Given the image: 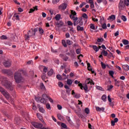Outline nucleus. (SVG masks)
<instances>
[{
    "label": "nucleus",
    "instance_id": "b1692460",
    "mask_svg": "<svg viewBox=\"0 0 129 129\" xmlns=\"http://www.w3.org/2000/svg\"><path fill=\"white\" fill-rule=\"evenodd\" d=\"M114 74V72L113 71H109V75L112 77V78H114V77L113 76Z\"/></svg>",
    "mask_w": 129,
    "mask_h": 129
},
{
    "label": "nucleus",
    "instance_id": "4468645a",
    "mask_svg": "<svg viewBox=\"0 0 129 129\" xmlns=\"http://www.w3.org/2000/svg\"><path fill=\"white\" fill-rule=\"evenodd\" d=\"M15 122L17 125H19L21 123V119L20 118H15Z\"/></svg>",
    "mask_w": 129,
    "mask_h": 129
},
{
    "label": "nucleus",
    "instance_id": "c756f323",
    "mask_svg": "<svg viewBox=\"0 0 129 129\" xmlns=\"http://www.w3.org/2000/svg\"><path fill=\"white\" fill-rule=\"evenodd\" d=\"M111 57L112 58H113V59H114V56H113V54H112V53L110 52L107 56V57L109 59H111Z\"/></svg>",
    "mask_w": 129,
    "mask_h": 129
},
{
    "label": "nucleus",
    "instance_id": "052dcab7",
    "mask_svg": "<svg viewBox=\"0 0 129 129\" xmlns=\"http://www.w3.org/2000/svg\"><path fill=\"white\" fill-rule=\"evenodd\" d=\"M47 100H49L50 102H51V103H53V99H52V98H51L50 97L48 96H47Z\"/></svg>",
    "mask_w": 129,
    "mask_h": 129
},
{
    "label": "nucleus",
    "instance_id": "8fccbe9b",
    "mask_svg": "<svg viewBox=\"0 0 129 129\" xmlns=\"http://www.w3.org/2000/svg\"><path fill=\"white\" fill-rule=\"evenodd\" d=\"M1 39H2V40H7L8 39V37L6 35H2Z\"/></svg>",
    "mask_w": 129,
    "mask_h": 129
},
{
    "label": "nucleus",
    "instance_id": "774afa93",
    "mask_svg": "<svg viewBox=\"0 0 129 129\" xmlns=\"http://www.w3.org/2000/svg\"><path fill=\"white\" fill-rule=\"evenodd\" d=\"M68 25L69 26H73V23L71 21H68Z\"/></svg>",
    "mask_w": 129,
    "mask_h": 129
},
{
    "label": "nucleus",
    "instance_id": "2f4dec72",
    "mask_svg": "<svg viewBox=\"0 0 129 129\" xmlns=\"http://www.w3.org/2000/svg\"><path fill=\"white\" fill-rule=\"evenodd\" d=\"M38 32L40 35H42V34H44V30H43V28H39L38 29Z\"/></svg>",
    "mask_w": 129,
    "mask_h": 129
},
{
    "label": "nucleus",
    "instance_id": "58836bf2",
    "mask_svg": "<svg viewBox=\"0 0 129 129\" xmlns=\"http://www.w3.org/2000/svg\"><path fill=\"white\" fill-rule=\"evenodd\" d=\"M40 88L42 90H45V86L44 85V84H43V83L40 84Z\"/></svg>",
    "mask_w": 129,
    "mask_h": 129
},
{
    "label": "nucleus",
    "instance_id": "680f3d73",
    "mask_svg": "<svg viewBox=\"0 0 129 129\" xmlns=\"http://www.w3.org/2000/svg\"><path fill=\"white\" fill-rule=\"evenodd\" d=\"M35 98L36 101H37V102H39V101H40L41 99V97H35Z\"/></svg>",
    "mask_w": 129,
    "mask_h": 129
},
{
    "label": "nucleus",
    "instance_id": "4c0bfd02",
    "mask_svg": "<svg viewBox=\"0 0 129 129\" xmlns=\"http://www.w3.org/2000/svg\"><path fill=\"white\" fill-rule=\"evenodd\" d=\"M67 44H68V45H72V44H73V42L69 39H68L67 40Z\"/></svg>",
    "mask_w": 129,
    "mask_h": 129
},
{
    "label": "nucleus",
    "instance_id": "49530a36",
    "mask_svg": "<svg viewBox=\"0 0 129 129\" xmlns=\"http://www.w3.org/2000/svg\"><path fill=\"white\" fill-rule=\"evenodd\" d=\"M56 78L58 80H62V76H61L60 75H56Z\"/></svg>",
    "mask_w": 129,
    "mask_h": 129
},
{
    "label": "nucleus",
    "instance_id": "a19ab883",
    "mask_svg": "<svg viewBox=\"0 0 129 129\" xmlns=\"http://www.w3.org/2000/svg\"><path fill=\"white\" fill-rule=\"evenodd\" d=\"M101 67L103 69H105L106 68V65L104 63H103L102 62H101Z\"/></svg>",
    "mask_w": 129,
    "mask_h": 129
},
{
    "label": "nucleus",
    "instance_id": "423d86ee",
    "mask_svg": "<svg viewBox=\"0 0 129 129\" xmlns=\"http://www.w3.org/2000/svg\"><path fill=\"white\" fill-rule=\"evenodd\" d=\"M126 3V0H120L118 7L119 10H122V8L124 7V3Z\"/></svg>",
    "mask_w": 129,
    "mask_h": 129
},
{
    "label": "nucleus",
    "instance_id": "e2e57ef3",
    "mask_svg": "<svg viewBox=\"0 0 129 129\" xmlns=\"http://www.w3.org/2000/svg\"><path fill=\"white\" fill-rule=\"evenodd\" d=\"M80 52H81V50L79 48L77 49V50H76V53L78 54H80Z\"/></svg>",
    "mask_w": 129,
    "mask_h": 129
},
{
    "label": "nucleus",
    "instance_id": "1a4fd4ad",
    "mask_svg": "<svg viewBox=\"0 0 129 129\" xmlns=\"http://www.w3.org/2000/svg\"><path fill=\"white\" fill-rule=\"evenodd\" d=\"M4 65L6 67H10V66L12 65V64H11V61H10V60H6L4 62Z\"/></svg>",
    "mask_w": 129,
    "mask_h": 129
},
{
    "label": "nucleus",
    "instance_id": "9b49d317",
    "mask_svg": "<svg viewBox=\"0 0 129 129\" xmlns=\"http://www.w3.org/2000/svg\"><path fill=\"white\" fill-rule=\"evenodd\" d=\"M86 83H87V84H90L91 85H94V83L93 82V81L91 79H90V78H88L86 81Z\"/></svg>",
    "mask_w": 129,
    "mask_h": 129
},
{
    "label": "nucleus",
    "instance_id": "7c9ffc66",
    "mask_svg": "<svg viewBox=\"0 0 129 129\" xmlns=\"http://www.w3.org/2000/svg\"><path fill=\"white\" fill-rule=\"evenodd\" d=\"M57 118L59 120H63V116L60 113L57 114Z\"/></svg>",
    "mask_w": 129,
    "mask_h": 129
},
{
    "label": "nucleus",
    "instance_id": "bb28decb",
    "mask_svg": "<svg viewBox=\"0 0 129 129\" xmlns=\"http://www.w3.org/2000/svg\"><path fill=\"white\" fill-rule=\"evenodd\" d=\"M106 95L104 94L102 95V96L101 97V99L102 100H103V101H104V102H105V101H106Z\"/></svg>",
    "mask_w": 129,
    "mask_h": 129
},
{
    "label": "nucleus",
    "instance_id": "393cba45",
    "mask_svg": "<svg viewBox=\"0 0 129 129\" xmlns=\"http://www.w3.org/2000/svg\"><path fill=\"white\" fill-rule=\"evenodd\" d=\"M113 88V86L112 85H110L107 86V91H111V90Z\"/></svg>",
    "mask_w": 129,
    "mask_h": 129
},
{
    "label": "nucleus",
    "instance_id": "2eb2a0df",
    "mask_svg": "<svg viewBox=\"0 0 129 129\" xmlns=\"http://www.w3.org/2000/svg\"><path fill=\"white\" fill-rule=\"evenodd\" d=\"M57 124H58V125H60V124H61V126H62L63 128H67V125H66V124L64 123H61V122H57Z\"/></svg>",
    "mask_w": 129,
    "mask_h": 129
},
{
    "label": "nucleus",
    "instance_id": "338daca9",
    "mask_svg": "<svg viewBox=\"0 0 129 129\" xmlns=\"http://www.w3.org/2000/svg\"><path fill=\"white\" fill-rule=\"evenodd\" d=\"M63 83H62V82H58V86L59 87H63Z\"/></svg>",
    "mask_w": 129,
    "mask_h": 129
},
{
    "label": "nucleus",
    "instance_id": "bf43d9fd",
    "mask_svg": "<svg viewBox=\"0 0 129 129\" xmlns=\"http://www.w3.org/2000/svg\"><path fill=\"white\" fill-rule=\"evenodd\" d=\"M83 88L85 91H86L88 89V86H87V85H85L84 86H83Z\"/></svg>",
    "mask_w": 129,
    "mask_h": 129
},
{
    "label": "nucleus",
    "instance_id": "e433bc0d",
    "mask_svg": "<svg viewBox=\"0 0 129 129\" xmlns=\"http://www.w3.org/2000/svg\"><path fill=\"white\" fill-rule=\"evenodd\" d=\"M109 19L110 20H112L113 21L114 20H115V15H111L109 17Z\"/></svg>",
    "mask_w": 129,
    "mask_h": 129
},
{
    "label": "nucleus",
    "instance_id": "f03ea898",
    "mask_svg": "<svg viewBox=\"0 0 129 129\" xmlns=\"http://www.w3.org/2000/svg\"><path fill=\"white\" fill-rule=\"evenodd\" d=\"M23 70H19L14 74V78L17 83H21L24 82V78L22 77V74H24Z\"/></svg>",
    "mask_w": 129,
    "mask_h": 129
},
{
    "label": "nucleus",
    "instance_id": "f3484780",
    "mask_svg": "<svg viewBox=\"0 0 129 129\" xmlns=\"http://www.w3.org/2000/svg\"><path fill=\"white\" fill-rule=\"evenodd\" d=\"M60 8H61L63 11L66 10V8H67V4H62L60 5Z\"/></svg>",
    "mask_w": 129,
    "mask_h": 129
},
{
    "label": "nucleus",
    "instance_id": "9d476101",
    "mask_svg": "<svg viewBox=\"0 0 129 129\" xmlns=\"http://www.w3.org/2000/svg\"><path fill=\"white\" fill-rule=\"evenodd\" d=\"M37 107L38 108L40 112H41V113H45V109H44L43 107H41L40 105H37Z\"/></svg>",
    "mask_w": 129,
    "mask_h": 129
},
{
    "label": "nucleus",
    "instance_id": "f257e3e1",
    "mask_svg": "<svg viewBox=\"0 0 129 129\" xmlns=\"http://www.w3.org/2000/svg\"><path fill=\"white\" fill-rule=\"evenodd\" d=\"M1 83L2 85H4L6 88L10 90V91H12L14 90V87H13V85H12V83L9 81L8 78L5 77H1Z\"/></svg>",
    "mask_w": 129,
    "mask_h": 129
},
{
    "label": "nucleus",
    "instance_id": "69168bd1",
    "mask_svg": "<svg viewBox=\"0 0 129 129\" xmlns=\"http://www.w3.org/2000/svg\"><path fill=\"white\" fill-rule=\"evenodd\" d=\"M70 18L72 20H73V21H74V20H75V18H76V17H75V16H74V15H72H72H70Z\"/></svg>",
    "mask_w": 129,
    "mask_h": 129
},
{
    "label": "nucleus",
    "instance_id": "4d7b16f0",
    "mask_svg": "<svg viewBox=\"0 0 129 129\" xmlns=\"http://www.w3.org/2000/svg\"><path fill=\"white\" fill-rule=\"evenodd\" d=\"M88 70H89V71H91L92 74H94L95 72L92 70V68H88Z\"/></svg>",
    "mask_w": 129,
    "mask_h": 129
},
{
    "label": "nucleus",
    "instance_id": "3c124183",
    "mask_svg": "<svg viewBox=\"0 0 129 129\" xmlns=\"http://www.w3.org/2000/svg\"><path fill=\"white\" fill-rule=\"evenodd\" d=\"M59 2H60V0H52V4L56 5V4H58Z\"/></svg>",
    "mask_w": 129,
    "mask_h": 129
},
{
    "label": "nucleus",
    "instance_id": "5fc2aeb1",
    "mask_svg": "<svg viewBox=\"0 0 129 129\" xmlns=\"http://www.w3.org/2000/svg\"><path fill=\"white\" fill-rule=\"evenodd\" d=\"M74 96L76 98H80V94H75V95H74Z\"/></svg>",
    "mask_w": 129,
    "mask_h": 129
},
{
    "label": "nucleus",
    "instance_id": "ddd939ff",
    "mask_svg": "<svg viewBox=\"0 0 129 129\" xmlns=\"http://www.w3.org/2000/svg\"><path fill=\"white\" fill-rule=\"evenodd\" d=\"M64 26V23L62 21H59V22L57 24V28H61Z\"/></svg>",
    "mask_w": 129,
    "mask_h": 129
},
{
    "label": "nucleus",
    "instance_id": "7ed1b4c3",
    "mask_svg": "<svg viewBox=\"0 0 129 129\" xmlns=\"http://www.w3.org/2000/svg\"><path fill=\"white\" fill-rule=\"evenodd\" d=\"M35 32L32 31H28L27 34L25 35V40H30V37L34 38L35 37Z\"/></svg>",
    "mask_w": 129,
    "mask_h": 129
},
{
    "label": "nucleus",
    "instance_id": "603ef678",
    "mask_svg": "<svg viewBox=\"0 0 129 129\" xmlns=\"http://www.w3.org/2000/svg\"><path fill=\"white\" fill-rule=\"evenodd\" d=\"M62 77L63 80H65L67 79V78H68L67 76L65 74H62Z\"/></svg>",
    "mask_w": 129,
    "mask_h": 129
},
{
    "label": "nucleus",
    "instance_id": "f704fd0d",
    "mask_svg": "<svg viewBox=\"0 0 129 129\" xmlns=\"http://www.w3.org/2000/svg\"><path fill=\"white\" fill-rule=\"evenodd\" d=\"M90 7L91 8V9H92L93 12H96V11H95V9H94V3H93V4H91L90 5Z\"/></svg>",
    "mask_w": 129,
    "mask_h": 129
},
{
    "label": "nucleus",
    "instance_id": "6e6552de",
    "mask_svg": "<svg viewBox=\"0 0 129 129\" xmlns=\"http://www.w3.org/2000/svg\"><path fill=\"white\" fill-rule=\"evenodd\" d=\"M33 126L35 128H41L43 126V125L41 123L34 122L33 123Z\"/></svg>",
    "mask_w": 129,
    "mask_h": 129
},
{
    "label": "nucleus",
    "instance_id": "864d4df0",
    "mask_svg": "<svg viewBox=\"0 0 129 129\" xmlns=\"http://www.w3.org/2000/svg\"><path fill=\"white\" fill-rule=\"evenodd\" d=\"M96 88H97V89H98V90H101V91H102V90L103 89L102 87L99 86H96Z\"/></svg>",
    "mask_w": 129,
    "mask_h": 129
},
{
    "label": "nucleus",
    "instance_id": "f8f14e48",
    "mask_svg": "<svg viewBox=\"0 0 129 129\" xmlns=\"http://www.w3.org/2000/svg\"><path fill=\"white\" fill-rule=\"evenodd\" d=\"M79 24V20H78V18L76 17L75 19H74V26H77Z\"/></svg>",
    "mask_w": 129,
    "mask_h": 129
},
{
    "label": "nucleus",
    "instance_id": "dca6fc26",
    "mask_svg": "<svg viewBox=\"0 0 129 129\" xmlns=\"http://www.w3.org/2000/svg\"><path fill=\"white\" fill-rule=\"evenodd\" d=\"M37 116L38 118H39V119H40V120H41V121H42V122H45V121H44V120L43 119V118L42 117V115H41V114L40 113H37Z\"/></svg>",
    "mask_w": 129,
    "mask_h": 129
},
{
    "label": "nucleus",
    "instance_id": "0eeeda50",
    "mask_svg": "<svg viewBox=\"0 0 129 129\" xmlns=\"http://www.w3.org/2000/svg\"><path fill=\"white\" fill-rule=\"evenodd\" d=\"M3 72L5 74H7L8 76H13V72L10 70H4Z\"/></svg>",
    "mask_w": 129,
    "mask_h": 129
},
{
    "label": "nucleus",
    "instance_id": "37998d69",
    "mask_svg": "<svg viewBox=\"0 0 129 129\" xmlns=\"http://www.w3.org/2000/svg\"><path fill=\"white\" fill-rule=\"evenodd\" d=\"M80 26H83V21H82V18H80V21L79 22Z\"/></svg>",
    "mask_w": 129,
    "mask_h": 129
},
{
    "label": "nucleus",
    "instance_id": "5701e85b",
    "mask_svg": "<svg viewBox=\"0 0 129 129\" xmlns=\"http://www.w3.org/2000/svg\"><path fill=\"white\" fill-rule=\"evenodd\" d=\"M67 83L68 85H72V83H73V82L71 79H68L67 81Z\"/></svg>",
    "mask_w": 129,
    "mask_h": 129
},
{
    "label": "nucleus",
    "instance_id": "4be33fe9",
    "mask_svg": "<svg viewBox=\"0 0 129 129\" xmlns=\"http://www.w3.org/2000/svg\"><path fill=\"white\" fill-rule=\"evenodd\" d=\"M77 31H83V30H84V28L83 27H80V25H78L77 27Z\"/></svg>",
    "mask_w": 129,
    "mask_h": 129
},
{
    "label": "nucleus",
    "instance_id": "20e7f679",
    "mask_svg": "<svg viewBox=\"0 0 129 129\" xmlns=\"http://www.w3.org/2000/svg\"><path fill=\"white\" fill-rule=\"evenodd\" d=\"M0 92L4 95L7 99L10 98V94L8 91H6L4 88L0 86Z\"/></svg>",
    "mask_w": 129,
    "mask_h": 129
},
{
    "label": "nucleus",
    "instance_id": "aec40b11",
    "mask_svg": "<svg viewBox=\"0 0 129 129\" xmlns=\"http://www.w3.org/2000/svg\"><path fill=\"white\" fill-rule=\"evenodd\" d=\"M53 73H54V71L52 69H51L50 70L49 72H48L47 75L48 76H51V75H53Z\"/></svg>",
    "mask_w": 129,
    "mask_h": 129
},
{
    "label": "nucleus",
    "instance_id": "a878e982",
    "mask_svg": "<svg viewBox=\"0 0 129 129\" xmlns=\"http://www.w3.org/2000/svg\"><path fill=\"white\" fill-rule=\"evenodd\" d=\"M122 42L123 45H128V44H129L128 41L126 39H123L122 40Z\"/></svg>",
    "mask_w": 129,
    "mask_h": 129
},
{
    "label": "nucleus",
    "instance_id": "13d9d810",
    "mask_svg": "<svg viewBox=\"0 0 129 129\" xmlns=\"http://www.w3.org/2000/svg\"><path fill=\"white\" fill-rule=\"evenodd\" d=\"M62 44L63 46L65 47V48L67 47V44H66V42H65V40H62Z\"/></svg>",
    "mask_w": 129,
    "mask_h": 129
},
{
    "label": "nucleus",
    "instance_id": "c85d7f7f",
    "mask_svg": "<svg viewBox=\"0 0 129 129\" xmlns=\"http://www.w3.org/2000/svg\"><path fill=\"white\" fill-rule=\"evenodd\" d=\"M92 48L94 50V51H95L96 52H98L99 49H98V47H97V46L93 45Z\"/></svg>",
    "mask_w": 129,
    "mask_h": 129
},
{
    "label": "nucleus",
    "instance_id": "09e8293b",
    "mask_svg": "<svg viewBox=\"0 0 129 129\" xmlns=\"http://www.w3.org/2000/svg\"><path fill=\"white\" fill-rule=\"evenodd\" d=\"M90 29H92V30H95V26H94L93 24H90Z\"/></svg>",
    "mask_w": 129,
    "mask_h": 129
},
{
    "label": "nucleus",
    "instance_id": "c03bdc74",
    "mask_svg": "<svg viewBox=\"0 0 129 129\" xmlns=\"http://www.w3.org/2000/svg\"><path fill=\"white\" fill-rule=\"evenodd\" d=\"M71 14L74 17H75L76 15H77V14L76 13V12H75V11L71 10Z\"/></svg>",
    "mask_w": 129,
    "mask_h": 129
},
{
    "label": "nucleus",
    "instance_id": "c9c22d12",
    "mask_svg": "<svg viewBox=\"0 0 129 129\" xmlns=\"http://www.w3.org/2000/svg\"><path fill=\"white\" fill-rule=\"evenodd\" d=\"M66 119L68 120V121L71 124H72V121H71V119H70V117L67 116Z\"/></svg>",
    "mask_w": 129,
    "mask_h": 129
},
{
    "label": "nucleus",
    "instance_id": "72a5a7b5",
    "mask_svg": "<svg viewBox=\"0 0 129 129\" xmlns=\"http://www.w3.org/2000/svg\"><path fill=\"white\" fill-rule=\"evenodd\" d=\"M104 41V39L102 38H99L97 39V42L98 43H102V42Z\"/></svg>",
    "mask_w": 129,
    "mask_h": 129
},
{
    "label": "nucleus",
    "instance_id": "a211bd4d",
    "mask_svg": "<svg viewBox=\"0 0 129 129\" xmlns=\"http://www.w3.org/2000/svg\"><path fill=\"white\" fill-rule=\"evenodd\" d=\"M128 65L127 64H124L122 66V68L124 69V70H125L126 71H128L129 69H128Z\"/></svg>",
    "mask_w": 129,
    "mask_h": 129
},
{
    "label": "nucleus",
    "instance_id": "412c9836",
    "mask_svg": "<svg viewBox=\"0 0 129 129\" xmlns=\"http://www.w3.org/2000/svg\"><path fill=\"white\" fill-rule=\"evenodd\" d=\"M121 20H122L123 22H126L127 19L126 18V17L124 16V15H122L120 16Z\"/></svg>",
    "mask_w": 129,
    "mask_h": 129
},
{
    "label": "nucleus",
    "instance_id": "6ab92c4d",
    "mask_svg": "<svg viewBox=\"0 0 129 129\" xmlns=\"http://www.w3.org/2000/svg\"><path fill=\"white\" fill-rule=\"evenodd\" d=\"M96 109L97 111H104V107L100 108L99 107H96Z\"/></svg>",
    "mask_w": 129,
    "mask_h": 129
},
{
    "label": "nucleus",
    "instance_id": "79ce46f5",
    "mask_svg": "<svg viewBox=\"0 0 129 129\" xmlns=\"http://www.w3.org/2000/svg\"><path fill=\"white\" fill-rule=\"evenodd\" d=\"M89 112H90L89 108H86L85 109V113H86L87 114H89Z\"/></svg>",
    "mask_w": 129,
    "mask_h": 129
},
{
    "label": "nucleus",
    "instance_id": "473e14b6",
    "mask_svg": "<svg viewBox=\"0 0 129 129\" xmlns=\"http://www.w3.org/2000/svg\"><path fill=\"white\" fill-rule=\"evenodd\" d=\"M60 18H61V15L60 14H57L55 16V20L56 21H59L60 20Z\"/></svg>",
    "mask_w": 129,
    "mask_h": 129
},
{
    "label": "nucleus",
    "instance_id": "a18cd8bd",
    "mask_svg": "<svg viewBox=\"0 0 129 129\" xmlns=\"http://www.w3.org/2000/svg\"><path fill=\"white\" fill-rule=\"evenodd\" d=\"M102 29H103L104 30H106L107 26H106V23H104L102 25Z\"/></svg>",
    "mask_w": 129,
    "mask_h": 129
},
{
    "label": "nucleus",
    "instance_id": "6e6d98bb",
    "mask_svg": "<svg viewBox=\"0 0 129 129\" xmlns=\"http://www.w3.org/2000/svg\"><path fill=\"white\" fill-rule=\"evenodd\" d=\"M114 85L115 86H117V87H119V81H117V82H115L114 83Z\"/></svg>",
    "mask_w": 129,
    "mask_h": 129
},
{
    "label": "nucleus",
    "instance_id": "de8ad7c7",
    "mask_svg": "<svg viewBox=\"0 0 129 129\" xmlns=\"http://www.w3.org/2000/svg\"><path fill=\"white\" fill-rule=\"evenodd\" d=\"M83 18H84V19H86L87 20V19H88V16H87V14H86V13H84L82 15Z\"/></svg>",
    "mask_w": 129,
    "mask_h": 129
},
{
    "label": "nucleus",
    "instance_id": "0e129e2a",
    "mask_svg": "<svg viewBox=\"0 0 129 129\" xmlns=\"http://www.w3.org/2000/svg\"><path fill=\"white\" fill-rule=\"evenodd\" d=\"M54 62H55L56 63V64H57V65H59V59H58L57 58H55L54 59Z\"/></svg>",
    "mask_w": 129,
    "mask_h": 129
},
{
    "label": "nucleus",
    "instance_id": "cd10ccee",
    "mask_svg": "<svg viewBox=\"0 0 129 129\" xmlns=\"http://www.w3.org/2000/svg\"><path fill=\"white\" fill-rule=\"evenodd\" d=\"M101 54L103 55V56H107L108 55V53H107V51L103 50L101 52Z\"/></svg>",
    "mask_w": 129,
    "mask_h": 129
},
{
    "label": "nucleus",
    "instance_id": "ea45409f",
    "mask_svg": "<svg viewBox=\"0 0 129 129\" xmlns=\"http://www.w3.org/2000/svg\"><path fill=\"white\" fill-rule=\"evenodd\" d=\"M46 107L47 109H49V110H51V105L50 104L47 103L46 104Z\"/></svg>",
    "mask_w": 129,
    "mask_h": 129
},
{
    "label": "nucleus",
    "instance_id": "39448f33",
    "mask_svg": "<svg viewBox=\"0 0 129 129\" xmlns=\"http://www.w3.org/2000/svg\"><path fill=\"white\" fill-rule=\"evenodd\" d=\"M47 100H48V96L46 94H43L42 95V98L41 97L40 98V102L41 103L45 104L47 102Z\"/></svg>",
    "mask_w": 129,
    "mask_h": 129
}]
</instances>
